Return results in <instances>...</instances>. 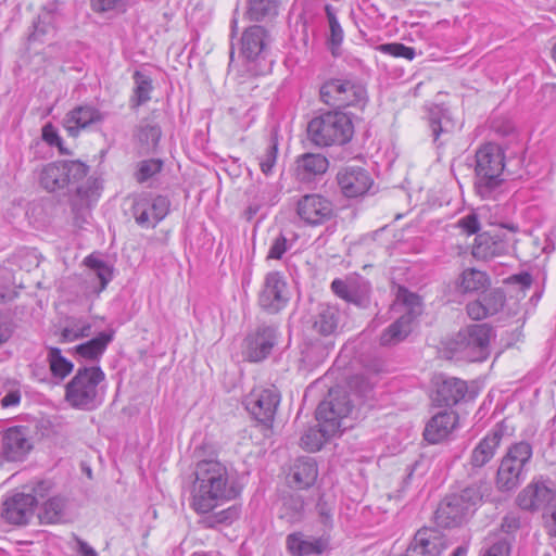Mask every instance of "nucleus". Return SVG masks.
Instances as JSON below:
<instances>
[{"mask_svg": "<svg viewBox=\"0 0 556 556\" xmlns=\"http://www.w3.org/2000/svg\"><path fill=\"white\" fill-rule=\"evenodd\" d=\"M192 476L190 507L198 515L212 513L239 497L242 492L237 476L216 459L198 462Z\"/></svg>", "mask_w": 556, "mask_h": 556, "instance_id": "1", "label": "nucleus"}, {"mask_svg": "<svg viewBox=\"0 0 556 556\" xmlns=\"http://www.w3.org/2000/svg\"><path fill=\"white\" fill-rule=\"evenodd\" d=\"M352 410V404L345 391L330 389L327 397L316 409L318 425L309 427L301 437V446L308 452L319 451L325 442L341 429V421Z\"/></svg>", "mask_w": 556, "mask_h": 556, "instance_id": "2", "label": "nucleus"}, {"mask_svg": "<svg viewBox=\"0 0 556 556\" xmlns=\"http://www.w3.org/2000/svg\"><path fill=\"white\" fill-rule=\"evenodd\" d=\"M483 489H485V482L480 480L464 488L458 493L445 496L435 510L437 525L444 528H455L466 522L482 501Z\"/></svg>", "mask_w": 556, "mask_h": 556, "instance_id": "3", "label": "nucleus"}, {"mask_svg": "<svg viewBox=\"0 0 556 556\" xmlns=\"http://www.w3.org/2000/svg\"><path fill=\"white\" fill-rule=\"evenodd\" d=\"M354 126L351 117L341 111H329L312 118L307 138L316 147L343 146L351 141Z\"/></svg>", "mask_w": 556, "mask_h": 556, "instance_id": "4", "label": "nucleus"}, {"mask_svg": "<svg viewBox=\"0 0 556 556\" xmlns=\"http://www.w3.org/2000/svg\"><path fill=\"white\" fill-rule=\"evenodd\" d=\"M105 374L99 366L79 367L65 386V401L74 408L91 410L102 402L101 383Z\"/></svg>", "mask_w": 556, "mask_h": 556, "instance_id": "5", "label": "nucleus"}, {"mask_svg": "<svg viewBox=\"0 0 556 556\" xmlns=\"http://www.w3.org/2000/svg\"><path fill=\"white\" fill-rule=\"evenodd\" d=\"M504 157L493 144L480 148L476 153L475 188L482 199H495L501 192Z\"/></svg>", "mask_w": 556, "mask_h": 556, "instance_id": "6", "label": "nucleus"}, {"mask_svg": "<svg viewBox=\"0 0 556 556\" xmlns=\"http://www.w3.org/2000/svg\"><path fill=\"white\" fill-rule=\"evenodd\" d=\"M395 306L399 307L402 315L381 333L380 343L384 346L395 345L403 341L410 333L413 321L424 311L421 298L404 287H400L397 290Z\"/></svg>", "mask_w": 556, "mask_h": 556, "instance_id": "7", "label": "nucleus"}, {"mask_svg": "<svg viewBox=\"0 0 556 556\" xmlns=\"http://www.w3.org/2000/svg\"><path fill=\"white\" fill-rule=\"evenodd\" d=\"M532 456V447L527 442L511 445L500 462L495 485L500 492L517 489L525 480V466Z\"/></svg>", "mask_w": 556, "mask_h": 556, "instance_id": "8", "label": "nucleus"}, {"mask_svg": "<svg viewBox=\"0 0 556 556\" xmlns=\"http://www.w3.org/2000/svg\"><path fill=\"white\" fill-rule=\"evenodd\" d=\"M89 166L78 160L56 161L46 164L39 172V185L47 192L71 190V187L83 180Z\"/></svg>", "mask_w": 556, "mask_h": 556, "instance_id": "9", "label": "nucleus"}, {"mask_svg": "<svg viewBox=\"0 0 556 556\" xmlns=\"http://www.w3.org/2000/svg\"><path fill=\"white\" fill-rule=\"evenodd\" d=\"M493 328L488 324H472L459 330L452 351L469 362L484 361L489 355Z\"/></svg>", "mask_w": 556, "mask_h": 556, "instance_id": "10", "label": "nucleus"}, {"mask_svg": "<svg viewBox=\"0 0 556 556\" xmlns=\"http://www.w3.org/2000/svg\"><path fill=\"white\" fill-rule=\"evenodd\" d=\"M321 101L330 106H364L367 101L365 87L352 79L331 78L319 90Z\"/></svg>", "mask_w": 556, "mask_h": 556, "instance_id": "11", "label": "nucleus"}, {"mask_svg": "<svg viewBox=\"0 0 556 556\" xmlns=\"http://www.w3.org/2000/svg\"><path fill=\"white\" fill-rule=\"evenodd\" d=\"M170 202L164 195H140L132 204V216L143 228H154L169 212Z\"/></svg>", "mask_w": 556, "mask_h": 556, "instance_id": "12", "label": "nucleus"}, {"mask_svg": "<svg viewBox=\"0 0 556 556\" xmlns=\"http://www.w3.org/2000/svg\"><path fill=\"white\" fill-rule=\"evenodd\" d=\"M290 300L288 283L279 271H270L265 276L263 288L258 295L261 307L275 314L281 311Z\"/></svg>", "mask_w": 556, "mask_h": 556, "instance_id": "13", "label": "nucleus"}, {"mask_svg": "<svg viewBox=\"0 0 556 556\" xmlns=\"http://www.w3.org/2000/svg\"><path fill=\"white\" fill-rule=\"evenodd\" d=\"M280 394L275 387L255 389L245 399V408L261 424L270 426L274 421Z\"/></svg>", "mask_w": 556, "mask_h": 556, "instance_id": "14", "label": "nucleus"}, {"mask_svg": "<svg viewBox=\"0 0 556 556\" xmlns=\"http://www.w3.org/2000/svg\"><path fill=\"white\" fill-rule=\"evenodd\" d=\"M296 214L306 225L318 226L332 218L333 205L324 195L305 194L296 203Z\"/></svg>", "mask_w": 556, "mask_h": 556, "instance_id": "15", "label": "nucleus"}, {"mask_svg": "<svg viewBox=\"0 0 556 556\" xmlns=\"http://www.w3.org/2000/svg\"><path fill=\"white\" fill-rule=\"evenodd\" d=\"M276 342L277 328L262 325L244 339L243 356L249 362H261L270 354Z\"/></svg>", "mask_w": 556, "mask_h": 556, "instance_id": "16", "label": "nucleus"}, {"mask_svg": "<svg viewBox=\"0 0 556 556\" xmlns=\"http://www.w3.org/2000/svg\"><path fill=\"white\" fill-rule=\"evenodd\" d=\"M337 182L345 198L365 195L374 185L369 172L361 166H345L337 174Z\"/></svg>", "mask_w": 556, "mask_h": 556, "instance_id": "17", "label": "nucleus"}, {"mask_svg": "<svg viewBox=\"0 0 556 556\" xmlns=\"http://www.w3.org/2000/svg\"><path fill=\"white\" fill-rule=\"evenodd\" d=\"M507 427L501 422L497 424L472 450L468 467L469 475H475L484 467L495 455Z\"/></svg>", "mask_w": 556, "mask_h": 556, "instance_id": "18", "label": "nucleus"}, {"mask_svg": "<svg viewBox=\"0 0 556 556\" xmlns=\"http://www.w3.org/2000/svg\"><path fill=\"white\" fill-rule=\"evenodd\" d=\"M331 290L337 296L357 307L366 308L370 304L371 288L364 278L334 279L331 282Z\"/></svg>", "mask_w": 556, "mask_h": 556, "instance_id": "19", "label": "nucleus"}, {"mask_svg": "<svg viewBox=\"0 0 556 556\" xmlns=\"http://www.w3.org/2000/svg\"><path fill=\"white\" fill-rule=\"evenodd\" d=\"M31 448L27 431L23 427L9 428L0 438V451L7 460H22Z\"/></svg>", "mask_w": 556, "mask_h": 556, "instance_id": "20", "label": "nucleus"}, {"mask_svg": "<svg viewBox=\"0 0 556 556\" xmlns=\"http://www.w3.org/2000/svg\"><path fill=\"white\" fill-rule=\"evenodd\" d=\"M446 548L442 533L433 528L418 530L407 548L410 556H440Z\"/></svg>", "mask_w": 556, "mask_h": 556, "instance_id": "21", "label": "nucleus"}, {"mask_svg": "<svg viewBox=\"0 0 556 556\" xmlns=\"http://www.w3.org/2000/svg\"><path fill=\"white\" fill-rule=\"evenodd\" d=\"M2 516L13 525H26L34 516L36 497L31 494L18 492L7 498L3 504Z\"/></svg>", "mask_w": 556, "mask_h": 556, "instance_id": "22", "label": "nucleus"}, {"mask_svg": "<svg viewBox=\"0 0 556 556\" xmlns=\"http://www.w3.org/2000/svg\"><path fill=\"white\" fill-rule=\"evenodd\" d=\"M554 500L555 491L541 481L531 482L517 496L519 507L525 510L546 509Z\"/></svg>", "mask_w": 556, "mask_h": 556, "instance_id": "23", "label": "nucleus"}, {"mask_svg": "<svg viewBox=\"0 0 556 556\" xmlns=\"http://www.w3.org/2000/svg\"><path fill=\"white\" fill-rule=\"evenodd\" d=\"M104 117L105 114L92 105H79L66 114L63 125L70 136L76 137L81 129L101 123Z\"/></svg>", "mask_w": 556, "mask_h": 556, "instance_id": "24", "label": "nucleus"}, {"mask_svg": "<svg viewBox=\"0 0 556 556\" xmlns=\"http://www.w3.org/2000/svg\"><path fill=\"white\" fill-rule=\"evenodd\" d=\"M433 401L439 406H453L460 402L467 393V383L458 378L439 377L435 381Z\"/></svg>", "mask_w": 556, "mask_h": 556, "instance_id": "25", "label": "nucleus"}, {"mask_svg": "<svg viewBox=\"0 0 556 556\" xmlns=\"http://www.w3.org/2000/svg\"><path fill=\"white\" fill-rule=\"evenodd\" d=\"M509 244L500 235L478 233L472 247V255L478 260H491L508 253Z\"/></svg>", "mask_w": 556, "mask_h": 556, "instance_id": "26", "label": "nucleus"}, {"mask_svg": "<svg viewBox=\"0 0 556 556\" xmlns=\"http://www.w3.org/2000/svg\"><path fill=\"white\" fill-rule=\"evenodd\" d=\"M341 314L336 305L319 304L312 317V330L323 337L334 336L338 332Z\"/></svg>", "mask_w": 556, "mask_h": 556, "instance_id": "27", "label": "nucleus"}, {"mask_svg": "<svg viewBox=\"0 0 556 556\" xmlns=\"http://www.w3.org/2000/svg\"><path fill=\"white\" fill-rule=\"evenodd\" d=\"M286 548L292 556L320 555L327 548V541L307 536L302 532H293L286 538Z\"/></svg>", "mask_w": 556, "mask_h": 556, "instance_id": "28", "label": "nucleus"}, {"mask_svg": "<svg viewBox=\"0 0 556 556\" xmlns=\"http://www.w3.org/2000/svg\"><path fill=\"white\" fill-rule=\"evenodd\" d=\"M457 422V416L452 412H440L426 425L424 438L431 444L442 442L453 431Z\"/></svg>", "mask_w": 556, "mask_h": 556, "instance_id": "29", "label": "nucleus"}, {"mask_svg": "<svg viewBox=\"0 0 556 556\" xmlns=\"http://www.w3.org/2000/svg\"><path fill=\"white\" fill-rule=\"evenodd\" d=\"M75 193L71 197V205L74 213L78 214L89 208L98 201L101 192V184L98 178H88L86 181H80L73 186Z\"/></svg>", "mask_w": 556, "mask_h": 556, "instance_id": "30", "label": "nucleus"}, {"mask_svg": "<svg viewBox=\"0 0 556 556\" xmlns=\"http://www.w3.org/2000/svg\"><path fill=\"white\" fill-rule=\"evenodd\" d=\"M318 476L317 464L313 457H300L291 467L290 482L298 489H307L314 484Z\"/></svg>", "mask_w": 556, "mask_h": 556, "instance_id": "31", "label": "nucleus"}, {"mask_svg": "<svg viewBox=\"0 0 556 556\" xmlns=\"http://www.w3.org/2000/svg\"><path fill=\"white\" fill-rule=\"evenodd\" d=\"M266 30L260 25L248 28L241 38V54L248 62H254L262 56L265 49Z\"/></svg>", "mask_w": 556, "mask_h": 556, "instance_id": "32", "label": "nucleus"}, {"mask_svg": "<svg viewBox=\"0 0 556 556\" xmlns=\"http://www.w3.org/2000/svg\"><path fill=\"white\" fill-rule=\"evenodd\" d=\"M328 167V159L320 153H304L296 159V172L303 180L325 174Z\"/></svg>", "mask_w": 556, "mask_h": 556, "instance_id": "33", "label": "nucleus"}, {"mask_svg": "<svg viewBox=\"0 0 556 556\" xmlns=\"http://www.w3.org/2000/svg\"><path fill=\"white\" fill-rule=\"evenodd\" d=\"M429 127L433 141L439 142L441 136L454 132L457 125L447 109L441 105H433L429 110Z\"/></svg>", "mask_w": 556, "mask_h": 556, "instance_id": "34", "label": "nucleus"}, {"mask_svg": "<svg viewBox=\"0 0 556 556\" xmlns=\"http://www.w3.org/2000/svg\"><path fill=\"white\" fill-rule=\"evenodd\" d=\"M112 340L113 333L100 332L96 338L75 346V352L86 361H99Z\"/></svg>", "mask_w": 556, "mask_h": 556, "instance_id": "35", "label": "nucleus"}, {"mask_svg": "<svg viewBox=\"0 0 556 556\" xmlns=\"http://www.w3.org/2000/svg\"><path fill=\"white\" fill-rule=\"evenodd\" d=\"M54 33V14L43 10L33 23V31L28 36V41L30 43L45 42L46 37L53 36Z\"/></svg>", "mask_w": 556, "mask_h": 556, "instance_id": "36", "label": "nucleus"}, {"mask_svg": "<svg viewBox=\"0 0 556 556\" xmlns=\"http://www.w3.org/2000/svg\"><path fill=\"white\" fill-rule=\"evenodd\" d=\"M42 523H59L66 519V501L61 496L49 498L39 514Z\"/></svg>", "mask_w": 556, "mask_h": 556, "instance_id": "37", "label": "nucleus"}, {"mask_svg": "<svg viewBox=\"0 0 556 556\" xmlns=\"http://www.w3.org/2000/svg\"><path fill=\"white\" fill-rule=\"evenodd\" d=\"M325 12L329 24V35L327 37V45L332 55H338L340 47L343 42L344 33L337 18L333 7L327 4L325 7Z\"/></svg>", "mask_w": 556, "mask_h": 556, "instance_id": "38", "label": "nucleus"}, {"mask_svg": "<svg viewBox=\"0 0 556 556\" xmlns=\"http://www.w3.org/2000/svg\"><path fill=\"white\" fill-rule=\"evenodd\" d=\"M47 361L52 376L56 379L63 380L73 371L74 364L62 355L59 348H49Z\"/></svg>", "mask_w": 556, "mask_h": 556, "instance_id": "39", "label": "nucleus"}, {"mask_svg": "<svg viewBox=\"0 0 556 556\" xmlns=\"http://www.w3.org/2000/svg\"><path fill=\"white\" fill-rule=\"evenodd\" d=\"M84 263L91 270L90 280L93 281L96 278L99 280L100 286L98 292L103 291L112 280V268L105 262L91 255L86 257Z\"/></svg>", "mask_w": 556, "mask_h": 556, "instance_id": "40", "label": "nucleus"}, {"mask_svg": "<svg viewBox=\"0 0 556 556\" xmlns=\"http://www.w3.org/2000/svg\"><path fill=\"white\" fill-rule=\"evenodd\" d=\"M298 235L295 232H282L280 231L273 240L269 245L266 260H282L283 255L292 249Z\"/></svg>", "mask_w": 556, "mask_h": 556, "instance_id": "41", "label": "nucleus"}, {"mask_svg": "<svg viewBox=\"0 0 556 556\" xmlns=\"http://www.w3.org/2000/svg\"><path fill=\"white\" fill-rule=\"evenodd\" d=\"M135 89L134 96L130 99V106L136 109L150 100V92L152 91V80L149 76L139 71L134 73Z\"/></svg>", "mask_w": 556, "mask_h": 556, "instance_id": "42", "label": "nucleus"}, {"mask_svg": "<svg viewBox=\"0 0 556 556\" xmlns=\"http://www.w3.org/2000/svg\"><path fill=\"white\" fill-rule=\"evenodd\" d=\"M489 279L485 273L468 268L460 275L459 287L463 292H475L486 287Z\"/></svg>", "mask_w": 556, "mask_h": 556, "instance_id": "43", "label": "nucleus"}, {"mask_svg": "<svg viewBox=\"0 0 556 556\" xmlns=\"http://www.w3.org/2000/svg\"><path fill=\"white\" fill-rule=\"evenodd\" d=\"M278 0H249L247 15L251 21L260 22L277 13Z\"/></svg>", "mask_w": 556, "mask_h": 556, "instance_id": "44", "label": "nucleus"}, {"mask_svg": "<svg viewBox=\"0 0 556 556\" xmlns=\"http://www.w3.org/2000/svg\"><path fill=\"white\" fill-rule=\"evenodd\" d=\"M134 136L147 149H154L159 144L162 130L155 124H140L136 128Z\"/></svg>", "mask_w": 556, "mask_h": 556, "instance_id": "45", "label": "nucleus"}, {"mask_svg": "<svg viewBox=\"0 0 556 556\" xmlns=\"http://www.w3.org/2000/svg\"><path fill=\"white\" fill-rule=\"evenodd\" d=\"M488 316L497 314L505 304V294L501 289L490 290L480 296Z\"/></svg>", "mask_w": 556, "mask_h": 556, "instance_id": "46", "label": "nucleus"}, {"mask_svg": "<svg viewBox=\"0 0 556 556\" xmlns=\"http://www.w3.org/2000/svg\"><path fill=\"white\" fill-rule=\"evenodd\" d=\"M207 516L202 519V525L206 528H214L220 523H231L239 516V510L236 507H228L214 514H206Z\"/></svg>", "mask_w": 556, "mask_h": 556, "instance_id": "47", "label": "nucleus"}, {"mask_svg": "<svg viewBox=\"0 0 556 556\" xmlns=\"http://www.w3.org/2000/svg\"><path fill=\"white\" fill-rule=\"evenodd\" d=\"M163 167V162L157 159H150L141 161L138 164V170L136 173V179L138 182L142 184L160 173Z\"/></svg>", "mask_w": 556, "mask_h": 556, "instance_id": "48", "label": "nucleus"}, {"mask_svg": "<svg viewBox=\"0 0 556 556\" xmlns=\"http://www.w3.org/2000/svg\"><path fill=\"white\" fill-rule=\"evenodd\" d=\"M91 331V325L88 323L75 321L66 326L62 332L61 338L63 342H72L79 338L88 337Z\"/></svg>", "mask_w": 556, "mask_h": 556, "instance_id": "49", "label": "nucleus"}, {"mask_svg": "<svg viewBox=\"0 0 556 556\" xmlns=\"http://www.w3.org/2000/svg\"><path fill=\"white\" fill-rule=\"evenodd\" d=\"M278 154V141L271 138L263 155L260 156V168L263 174L269 175L276 164Z\"/></svg>", "mask_w": 556, "mask_h": 556, "instance_id": "50", "label": "nucleus"}, {"mask_svg": "<svg viewBox=\"0 0 556 556\" xmlns=\"http://www.w3.org/2000/svg\"><path fill=\"white\" fill-rule=\"evenodd\" d=\"M378 50L394 58H404L408 61H412L416 55L414 48L407 47L400 42L380 45Z\"/></svg>", "mask_w": 556, "mask_h": 556, "instance_id": "51", "label": "nucleus"}, {"mask_svg": "<svg viewBox=\"0 0 556 556\" xmlns=\"http://www.w3.org/2000/svg\"><path fill=\"white\" fill-rule=\"evenodd\" d=\"M304 503L300 496H291L283 502V509L286 510L281 517L287 518L290 522L300 520Z\"/></svg>", "mask_w": 556, "mask_h": 556, "instance_id": "52", "label": "nucleus"}, {"mask_svg": "<svg viewBox=\"0 0 556 556\" xmlns=\"http://www.w3.org/2000/svg\"><path fill=\"white\" fill-rule=\"evenodd\" d=\"M510 543L507 539H498L484 548L481 556H509Z\"/></svg>", "mask_w": 556, "mask_h": 556, "instance_id": "53", "label": "nucleus"}, {"mask_svg": "<svg viewBox=\"0 0 556 556\" xmlns=\"http://www.w3.org/2000/svg\"><path fill=\"white\" fill-rule=\"evenodd\" d=\"M544 527L551 536H556V498L551 502L543 514Z\"/></svg>", "mask_w": 556, "mask_h": 556, "instance_id": "54", "label": "nucleus"}, {"mask_svg": "<svg viewBox=\"0 0 556 556\" xmlns=\"http://www.w3.org/2000/svg\"><path fill=\"white\" fill-rule=\"evenodd\" d=\"M457 226L467 235H475L480 230L479 218L473 213L458 219Z\"/></svg>", "mask_w": 556, "mask_h": 556, "instance_id": "55", "label": "nucleus"}, {"mask_svg": "<svg viewBox=\"0 0 556 556\" xmlns=\"http://www.w3.org/2000/svg\"><path fill=\"white\" fill-rule=\"evenodd\" d=\"M124 4L125 0H91L92 10L99 13L119 10Z\"/></svg>", "mask_w": 556, "mask_h": 556, "instance_id": "56", "label": "nucleus"}, {"mask_svg": "<svg viewBox=\"0 0 556 556\" xmlns=\"http://www.w3.org/2000/svg\"><path fill=\"white\" fill-rule=\"evenodd\" d=\"M466 312H467V315L472 320H482V319L489 317L480 298L476 301L469 302L466 305Z\"/></svg>", "mask_w": 556, "mask_h": 556, "instance_id": "57", "label": "nucleus"}, {"mask_svg": "<svg viewBox=\"0 0 556 556\" xmlns=\"http://www.w3.org/2000/svg\"><path fill=\"white\" fill-rule=\"evenodd\" d=\"M42 139L50 146H56L60 149L61 153H66V151L62 147V139L55 131L54 127L51 124H47L42 128Z\"/></svg>", "mask_w": 556, "mask_h": 556, "instance_id": "58", "label": "nucleus"}, {"mask_svg": "<svg viewBox=\"0 0 556 556\" xmlns=\"http://www.w3.org/2000/svg\"><path fill=\"white\" fill-rule=\"evenodd\" d=\"M317 511L321 518V522L325 525H330L332 519V507L325 502L323 498H319L317 503Z\"/></svg>", "mask_w": 556, "mask_h": 556, "instance_id": "59", "label": "nucleus"}, {"mask_svg": "<svg viewBox=\"0 0 556 556\" xmlns=\"http://www.w3.org/2000/svg\"><path fill=\"white\" fill-rule=\"evenodd\" d=\"M76 542V552L78 556H98V553L84 540L78 536H74Z\"/></svg>", "mask_w": 556, "mask_h": 556, "instance_id": "60", "label": "nucleus"}, {"mask_svg": "<svg viewBox=\"0 0 556 556\" xmlns=\"http://www.w3.org/2000/svg\"><path fill=\"white\" fill-rule=\"evenodd\" d=\"M50 486V483L47 481H39L36 483V485L31 489L33 493H30L36 497V503L39 498H43L48 494Z\"/></svg>", "mask_w": 556, "mask_h": 556, "instance_id": "61", "label": "nucleus"}, {"mask_svg": "<svg viewBox=\"0 0 556 556\" xmlns=\"http://www.w3.org/2000/svg\"><path fill=\"white\" fill-rule=\"evenodd\" d=\"M21 401V394L20 391H10L1 399V406L2 407H10L17 405Z\"/></svg>", "mask_w": 556, "mask_h": 556, "instance_id": "62", "label": "nucleus"}, {"mask_svg": "<svg viewBox=\"0 0 556 556\" xmlns=\"http://www.w3.org/2000/svg\"><path fill=\"white\" fill-rule=\"evenodd\" d=\"M504 531L511 532L519 528V520L515 517H505L502 523Z\"/></svg>", "mask_w": 556, "mask_h": 556, "instance_id": "63", "label": "nucleus"}, {"mask_svg": "<svg viewBox=\"0 0 556 556\" xmlns=\"http://www.w3.org/2000/svg\"><path fill=\"white\" fill-rule=\"evenodd\" d=\"M11 336V330L9 328V326L3 323V321H0V344L5 342Z\"/></svg>", "mask_w": 556, "mask_h": 556, "instance_id": "64", "label": "nucleus"}]
</instances>
